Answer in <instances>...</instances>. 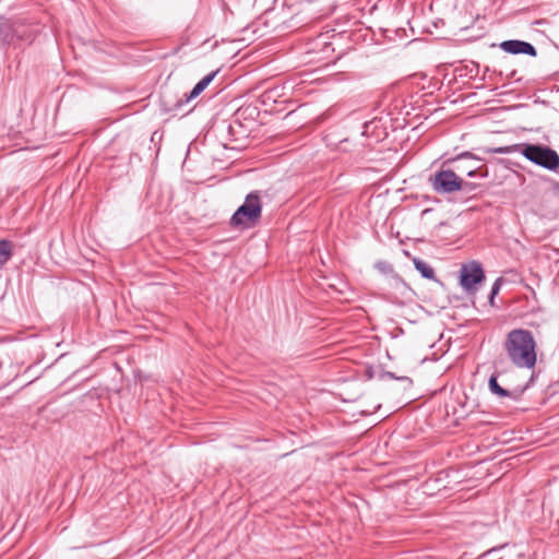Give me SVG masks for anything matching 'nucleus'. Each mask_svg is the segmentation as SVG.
Wrapping results in <instances>:
<instances>
[{
	"instance_id": "f257e3e1",
	"label": "nucleus",
	"mask_w": 559,
	"mask_h": 559,
	"mask_svg": "<svg viewBox=\"0 0 559 559\" xmlns=\"http://www.w3.org/2000/svg\"><path fill=\"white\" fill-rule=\"evenodd\" d=\"M502 348L510 362L519 369H534L537 364V342L532 331L516 328L509 331Z\"/></svg>"
},
{
	"instance_id": "f03ea898",
	"label": "nucleus",
	"mask_w": 559,
	"mask_h": 559,
	"mask_svg": "<svg viewBox=\"0 0 559 559\" xmlns=\"http://www.w3.org/2000/svg\"><path fill=\"white\" fill-rule=\"evenodd\" d=\"M486 153H521L526 159L543 168L551 171L559 169V154L555 150L542 144L519 143L509 146L487 148Z\"/></svg>"
},
{
	"instance_id": "7ed1b4c3",
	"label": "nucleus",
	"mask_w": 559,
	"mask_h": 559,
	"mask_svg": "<svg viewBox=\"0 0 559 559\" xmlns=\"http://www.w3.org/2000/svg\"><path fill=\"white\" fill-rule=\"evenodd\" d=\"M262 216V202L259 191H252L245 198V202L235 211L229 219V226L237 229H249L260 222Z\"/></svg>"
},
{
	"instance_id": "20e7f679",
	"label": "nucleus",
	"mask_w": 559,
	"mask_h": 559,
	"mask_svg": "<svg viewBox=\"0 0 559 559\" xmlns=\"http://www.w3.org/2000/svg\"><path fill=\"white\" fill-rule=\"evenodd\" d=\"M217 73L218 70L212 71L211 73L206 74L194 85V87L189 93L183 94L180 98H177L175 100L168 99L166 94L162 95V111L165 114H171L176 116L183 105L189 103L191 99L198 97L210 85V83L214 80Z\"/></svg>"
},
{
	"instance_id": "39448f33",
	"label": "nucleus",
	"mask_w": 559,
	"mask_h": 559,
	"mask_svg": "<svg viewBox=\"0 0 559 559\" xmlns=\"http://www.w3.org/2000/svg\"><path fill=\"white\" fill-rule=\"evenodd\" d=\"M441 168L429 177V182L435 192L438 194H451L456 192L460 176L453 169Z\"/></svg>"
},
{
	"instance_id": "423d86ee",
	"label": "nucleus",
	"mask_w": 559,
	"mask_h": 559,
	"mask_svg": "<svg viewBox=\"0 0 559 559\" xmlns=\"http://www.w3.org/2000/svg\"><path fill=\"white\" fill-rule=\"evenodd\" d=\"M483 266L477 261L463 264L460 270V285L468 294H474L478 285L485 282Z\"/></svg>"
},
{
	"instance_id": "0eeeda50",
	"label": "nucleus",
	"mask_w": 559,
	"mask_h": 559,
	"mask_svg": "<svg viewBox=\"0 0 559 559\" xmlns=\"http://www.w3.org/2000/svg\"><path fill=\"white\" fill-rule=\"evenodd\" d=\"M502 374V371L495 370L488 380V388L493 395L504 399L509 397L513 401H519L523 393L530 388L531 382L534 380V376L531 377L530 381L523 386H516L513 390L502 388L498 383V378Z\"/></svg>"
},
{
	"instance_id": "6e6552de",
	"label": "nucleus",
	"mask_w": 559,
	"mask_h": 559,
	"mask_svg": "<svg viewBox=\"0 0 559 559\" xmlns=\"http://www.w3.org/2000/svg\"><path fill=\"white\" fill-rule=\"evenodd\" d=\"M499 47L507 53L510 55H527L530 57H536V48L527 41L519 39H509L499 44Z\"/></svg>"
},
{
	"instance_id": "1a4fd4ad",
	"label": "nucleus",
	"mask_w": 559,
	"mask_h": 559,
	"mask_svg": "<svg viewBox=\"0 0 559 559\" xmlns=\"http://www.w3.org/2000/svg\"><path fill=\"white\" fill-rule=\"evenodd\" d=\"M15 38L13 24L7 20L0 19V46L10 45Z\"/></svg>"
},
{
	"instance_id": "9d476101",
	"label": "nucleus",
	"mask_w": 559,
	"mask_h": 559,
	"mask_svg": "<svg viewBox=\"0 0 559 559\" xmlns=\"http://www.w3.org/2000/svg\"><path fill=\"white\" fill-rule=\"evenodd\" d=\"M415 269L420 273L424 278L438 281L436 277L435 270L424 260L414 258L413 260Z\"/></svg>"
},
{
	"instance_id": "9b49d317",
	"label": "nucleus",
	"mask_w": 559,
	"mask_h": 559,
	"mask_svg": "<svg viewBox=\"0 0 559 559\" xmlns=\"http://www.w3.org/2000/svg\"><path fill=\"white\" fill-rule=\"evenodd\" d=\"M13 255V243L8 239L0 240V269L3 267L7 262Z\"/></svg>"
},
{
	"instance_id": "f8f14e48",
	"label": "nucleus",
	"mask_w": 559,
	"mask_h": 559,
	"mask_svg": "<svg viewBox=\"0 0 559 559\" xmlns=\"http://www.w3.org/2000/svg\"><path fill=\"white\" fill-rule=\"evenodd\" d=\"M479 188V185L472 181H465L460 177L459 187L456 192H461L464 195H474L475 191Z\"/></svg>"
},
{
	"instance_id": "ddd939ff",
	"label": "nucleus",
	"mask_w": 559,
	"mask_h": 559,
	"mask_svg": "<svg viewBox=\"0 0 559 559\" xmlns=\"http://www.w3.org/2000/svg\"><path fill=\"white\" fill-rule=\"evenodd\" d=\"M376 269L383 274L393 275V277L399 282H403V280L394 273L393 265L388 261H378L376 263Z\"/></svg>"
},
{
	"instance_id": "4468645a",
	"label": "nucleus",
	"mask_w": 559,
	"mask_h": 559,
	"mask_svg": "<svg viewBox=\"0 0 559 559\" xmlns=\"http://www.w3.org/2000/svg\"><path fill=\"white\" fill-rule=\"evenodd\" d=\"M460 159H475V160H481L480 157H478L477 155H475L474 153L472 152H463V153H460L457 154L455 157H451V158H448L443 162V166H447V165H450V164H453Z\"/></svg>"
},
{
	"instance_id": "2eb2a0df",
	"label": "nucleus",
	"mask_w": 559,
	"mask_h": 559,
	"mask_svg": "<svg viewBox=\"0 0 559 559\" xmlns=\"http://www.w3.org/2000/svg\"><path fill=\"white\" fill-rule=\"evenodd\" d=\"M379 378L380 379L389 378V379L397 380V381H401V382H406L408 385L413 384V380L409 377L396 376L395 373L390 372V371H381L379 373Z\"/></svg>"
},
{
	"instance_id": "dca6fc26",
	"label": "nucleus",
	"mask_w": 559,
	"mask_h": 559,
	"mask_svg": "<svg viewBox=\"0 0 559 559\" xmlns=\"http://www.w3.org/2000/svg\"><path fill=\"white\" fill-rule=\"evenodd\" d=\"M502 283H503V278L498 277L491 286V290H490V295H489V304L492 307L495 306V297H496V295H498V293L502 286Z\"/></svg>"
},
{
	"instance_id": "f3484780",
	"label": "nucleus",
	"mask_w": 559,
	"mask_h": 559,
	"mask_svg": "<svg viewBox=\"0 0 559 559\" xmlns=\"http://www.w3.org/2000/svg\"><path fill=\"white\" fill-rule=\"evenodd\" d=\"M235 124L238 128H242V124H241V122L238 119L234 120V122L228 123L226 126V130H227V133L230 135V140H237Z\"/></svg>"
},
{
	"instance_id": "a211bd4d",
	"label": "nucleus",
	"mask_w": 559,
	"mask_h": 559,
	"mask_svg": "<svg viewBox=\"0 0 559 559\" xmlns=\"http://www.w3.org/2000/svg\"><path fill=\"white\" fill-rule=\"evenodd\" d=\"M466 175L468 177H475L479 175L483 178H486L488 176V169L486 167L472 168L467 170Z\"/></svg>"
},
{
	"instance_id": "6ab92c4d",
	"label": "nucleus",
	"mask_w": 559,
	"mask_h": 559,
	"mask_svg": "<svg viewBox=\"0 0 559 559\" xmlns=\"http://www.w3.org/2000/svg\"><path fill=\"white\" fill-rule=\"evenodd\" d=\"M323 39H325V36H323V35H320L317 39L318 45H322V50L323 51L333 50V48L331 47L332 46L331 43H328L326 40H323Z\"/></svg>"
},
{
	"instance_id": "aec40b11",
	"label": "nucleus",
	"mask_w": 559,
	"mask_h": 559,
	"mask_svg": "<svg viewBox=\"0 0 559 559\" xmlns=\"http://www.w3.org/2000/svg\"><path fill=\"white\" fill-rule=\"evenodd\" d=\"M366 376L368 377V379H372L374 377V371L372 367L367 368Z\"/></svg>"
},
{
	"instance_id": "412c9836",
	"label": "nucleus",
	"mask_w": 559,
	"mask_h": 559,
	"mask_svg": "<svg viewBox=\"0 0 559 559\" xmlns=\"http://www.w3.org/2000/svg\"><path fill=\"white\" fill-rule=\"evenodd\" d=\"M370 123H371V122H366V123H364V129H365V130L362 131V134H366V133H367V131H368V128H369V124H370Z\"/></svg>"
}]
</instances>
